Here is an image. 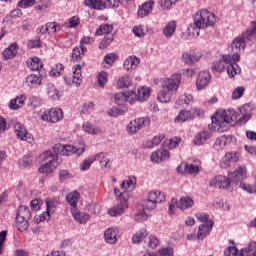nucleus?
Wrapping results in <instances>:
<instances>
[{"mask_svg":"<svg viewBox=\"0 0 256 256\" xmlns=\"http://www.w3.org/2000/svg\"><path fill=\"white\" fill-rule=\"evenodd\" d=\"M177 29V22L170 21L167 23V25L163 29L164 36L166 39H171L175 33V30Z\"/></svg>","mask_w":256,"mask_h":256,"instance_id":"35","label":"nucleus"},{"mask_svg":"<svg viewBox=\"0 0 256 256\" xmlns=\"http://www.w3.org/2000/svg\"><path fill=\"white\" fill-rule=\"evenodd\" d=\"M109 78V74L105 71H100L97 75V83L99 87H105L107 85V81Z\"/></svg>","mask_w":256,"mask_h":256,"instance_id":"50","label":"nucleus"},{"mask_svg":"<svg viewBox=\"0 0 256 256\" xmlns=\"http://www.w3.org/2000/svg\"><path fill=\"white\" fill-rule=\"evenodd\" d=\"M241 56L236 52L234 55L225 54L222 56V59L217 60L212 65V71L217 73H223L225 71V65H229L232 61H240Z\"/></svg>","mask_w":256,"mask_h":256,"instance_id":"9","label":"nucleus"},{"mask_svg":"<svg viewBox=\"0 0 256 256\" xmlns=\"http://www.w3.org/2000/svg\"><path fill=\"white\" fill-rule=\"evenodd\" d=\"M115 199L119 201V204L108 209V215L110 217H121L125 213L126 209H129V202L127 201V197H123V193L118 188L114 189Z\"/></svg>","mask_w":256,"mask_h":256,"instance_id":"4","label":"nucleus"},{"mask_svg":"<svg viewBox=\"0 0 256 256\" xmlns=\"http://www.w3.org/2000/svg\"><path fill=\"white\" fill-rule=\"evenodd\" d=\"M85 143H81L80 147H75L73 145H63V144H55L53 146V151L56 155H62L64 157H69V155H73L76 153V155H83L85 153Z\"/></svg>","mask_w":256,"mask_h":256,"instance_id":"6","label":"nucleus"},{"mask_svg":"<svg viewBox=\"0 0 256 256\" xmlns=\"http://www.w3.org/2000/svg\"><path fill=\"white\" fill-rule=\"evenodd\" d=\"M195 205V201L193 198L189 196L181 197L178 201V209H181V211H185L187 209H191Z\"/></svg>","mask_w":256,"mask_h":256,"instance_id":"28","label":"nucleus"},{"mask_svg":"<svg viewBox=\"0 0 256 256\" xmlns=\"http://www.w3.org/2000/svg\"><path fill=\"white\" fill-rule=\"evenodd\" d=\"M80 197L79 192L73 191L67 195L66 201L71 205L72 209H77V203H79Z\"/></svg>","mask_w":256,"mask_h":256,"instance_id":"39","label":"nucleus"},{"mask_svg":"<svg viewBox=\"0 0 256 256\" xmlns=\"http://www.w3.org/2000/svg\"><path fill=\"white\" fill-rule=\"evenodd\" d=\"M65 82L67 83V85H71L74 87L81 86V83H83V75L81 74V65L80 64L73 66L72 80L69 77H65Z\"/></svg>","mask_w":256,"mask_h":256,"instance_id":"12","label":"nucleus"},{"mask_svg":"<svg viewBox=\"0 0 256 256\" xmlns=\"http://www.w3.org/2000/svg\"><path fill=\"white\" fill-rule=\"evenodd\" d=\"M45 203L47 207L45 212L48 213V215L55 213V209L59 206V200L53 198H47Z\"/></svg>","mask_w":256,"mask_h":256,"instance_id":"41","label":"nucleus"},{"mask_svg":"<svg viewBox=\"0 0 256 256\" xmlns=\"http://www.w3.org/2000/svg\"><path fill=\"white\" fill-rule=\"evenodd\" d=\"M171 97H172L171 91L161 90L157 94V101H159V103H171Z\"/></svg>","mask_w":256,"mask_h":256,"instance_id":"44","label":"nucleus"},{"mask_svg":"<svg viewBox=\"0 0 256 256\" xmlns=\"http://www.w3.org/2000/svg\"><path fill=\"white\" fill-rule=\"evenodd\" d=\"M163 139H165V134H157L152 139L145 141L143 145L146 149H153V147H157Z\"/></svg>","mask_w":256,"mask_h":256,"instance_id":"31","label":"nucleus"},{"mask_svg":"<svg viewBox=\"0 0 256 256\" xmlns=\"http://www.w3.org/2000/svg\"><path fill=\"white\" fill-rule=\"evenodd\" d=\"M15 133L20 141H26V143L30 144L35 143V138H33V135L27 132V129H25L23 124L17 123L15 125Z\"/></svg>","mask_w":256,"mask_h":256,"instance_id":"13","label":"nucleus"},{"mask_svg":"<svg viewBox=\"0 0 256 256\" xmlns=\"http://www.w3.org/2000/svg\"><path fill=\"white\" fill-rule=\"evenodd\" d=\"M247 41H256V21L250 22V28H248L242 36Z\"/></svg>","mask_w":256,"mask_h":256,"instance_id":"32","label":"nucleus"},{"mask_svg":"<svg viewBox=\"0 0 256 256\" xmlns=\"http://www.w3.org/2000/svg\"><path fill=\"white\" fill-rule=\"evenodd\" d=\"M138 101H147L151 97V88L147 86H141L137 89Z\"/></svg>","mask_w":256,"mask_h":256,"instance_id":"34","label":"nucleus"},{"mask_svg":"<svg viewBox=\"0 0 256 256\" xmlns=\"http://www.w3.org/2000/svg\"><path fill=\"white\" fill-rule=\"evenodd\" d=\"M148 236H149V232L147 231V229L143 228L132 236V243L134 244L141 243L143 239H145Z\"/></svg>","mask_w":256,"mask_h":256,"instance_id":"42","label":"nucleus"},{"mask_svg":"<svg viewBox=\"0 0 256 256\" xmlns=\"http://www.w3.org/2000/svg\"><path fill=\"white\" fill-rule=\"evenodd\" d=\"M155 7V0H147L146 2L142 3L138 7L137 17L139 19H143V17H147L153 13V9Z\"/></svg>","mask_w":256,"mask_h":256,"instance_id":"15","label":"nucleus"},{"mask_svg":"<svg viewBox=\"0 0 256 256\" xmlns=\"http://www.w3.org/2000/svg\"><path fill=\"white\" fill-rule=\"evenodd\" d=\"M177 172L181 175H198L199 174V166L195 164H187L182 162L177 167Z\"/></svg>","mask_w":256,"mask_h":256,"instance_id":"16","label":"nucleus"},{"mask_svg":"<svg viewBox=\"0 0 256 256\" xmlns=\"http://www.w3.org/2000/svg\"><path fill=\"white\" fill-rule=\"evenodd\" d=\"M245 45V38L243 36L237 37L232 43V47H235L236 53L245 49Z\"/></svg>","mask_w":256,"mask_h":256,"instance_id":"54","label":"nucleus"},{"mask_svg":"<svg viewBox=\"0 0 256 256\" xmlns=\"http://www.w3.org/2000/svg\"><path fill=\"white\" fill-rule=\"evenodd\" d=\"M117 61V54L109 53L104 57V63L108 64V67H111Z\"/></svg>","mask_w":256,"mask_h":256,"instance_id":"64","label":"nucleus"},{"mask_svg":"<svg viewBox=\"0 0 256 256\" xmlns=\"http://www.w3.org/2000/svg\"><path fill=\"white\" fill-rule=\"evenodd\" d=\"M28 67L31 71H39L43 68V63L38 57H34L28 61Z\"/></svg>","mask_w":256,"mask_h":256,"instance_id":"45","label":"nucleus"},{"mask_svg":"<svg viewBox=\"0 0 256 256\" xmlns=\"http://www.w3.org/2000/svg\"><path fill=\"white\" fill-rule=\"evenodd\" d=\"M238 117L239 114L234 110H220L212 117V127L214 131L224 133V131H227V125L235 123Z\"/></svg>","mask_w":256,"mask_h":256,"instance_id":"1","label":"nucleus"},{"mask_svg":"<svg viewBox=\"0 0 256 256\" xmlns=\"http://www.w3.org/2000/svg\"><path fill=\"white\" fill-rule=\"evenodd\" d=\"M193 21L196 29H207L217 23V17L208 10H200L194 14Z\"/></svg>","mask_w":256,"mask_h":256,"instance_id":"2","label":"nucleus"},{"mask_svg":"<svg viewBox=\"0 0 256 256\" xmlns=\"http://www.w3.org/2000/svg\"><path fill=\"white\" fill-rule=\"evenodd\" d=\"M47 95L50 99L57 100L59 99V90L55 86L49 85L47 88Z\"/></svg>","mask_w":256,"mask_h":256,"instance_id":"58","label":"nucleus"},{"mask_svg":"<svg viewBox=\"0 0 256 256\" xmlns=\"http://www.w3.org/2000/svg\"><path fill=\"white\" fill-rule=\"evenodd\" d=\"M16 225L19 231H27L29 229V220L16 217Z\"/></svg>","mask_w":256,"mask_h":256,"instance_id":"53","label":"nucleus"},{"mask_svg":"<svg viewBox=\"0 0 256 256\" xmlns=\"http://www.w3.org/2000/svg\"><path fill=\"white\" fill-rule=\"evenodd\" d=\"M147 245L150 249H157V247H159V238L155 235H150L147 240Z\"/></svg>","mask_w":256,"mask_h":256,"instance_id":"59","label":"nucleus"},{"mask_svg":"<svg viewBox=\"0 0 256 256\" xmlns=\"http://www.w3.org/2000/svg\"><path fill=\"white\" fill-rule=\"evenodd\" d=\"M239 187L240 189H242V191H246V193H256L255 185L247 184L245 182H240Z\"/></svg>","mask_w":256,"mask_h":256,"instance_id":"61","label":"nucleus"},{"mask_svg":"<svg viewBox=\"0 0 256 256\" xmlns=\"http://www.w3.org/2000/svg\"><path fill=\"white\" fill-rule=\"evenodd\" d=\"M137 187V178L135 176H129L127 180H124L120 185V191L123 193V197H127L129 191H133Z\"/></svg>","mask_w":256,"mask_h":256,"instance_id":"17","label":"nucleus"},{"mask_svg":"<svg viewBox=\"0 0 256 256\" xmlns=\"http://www.w3.org/2000/svg\"><path fill=\"white\" fill-rule=\"evenodd\" d=\"M239 157H240L239 152L226 153L221 163L222 167L224 168L231 167V165L239 161Z\"/></svg>","mask_w":256,"mask_h":256,"instance_id":"22","label":"nucleus"},{"mask_svg":"<svg viewBox=\"0 0 256 256\" xmlns=\"http://www.w3.org/2000/svg\"><path fill=\"white\" fill-rule=\"evenodd\" d=\"M17 49H19V45H17L16 42L10 44L9 47L3 51L4 59H13V57L17 55Z\"/></svg>","mask_w":256,"mask_h":256,"instance_id":"36","label":"nucleus"},{"mask_svg":"<svg viewBox=\"0 0 256 256\" xmlns=\"http://www.w3.org/2000/svg\"><path fill=\"white\" fill-rule=\"evenodd\" d=\"M195 117V114L189 110H181L177 117L175 118L176 123H185V121H190V119H193Z\"/></svg>","mask_w":256,"mask_h":256,"instance_id":"33","label":"nucleus"},{"mask_svg":"<svg viewBox=\"0 0 256 256\" xmlns=\"http://www.w3.org/2000/svg\"><path fill=\"white\" fill-rule=\"evenodd\" d=\"M71 213L75 221L81 225H85V223L91 219V215L87 214L86 212H81L77 208H72Z\"/></svg>","mask_w":256,"mask_h":256,"instance_id":"23","label":"nucleus"},{"mask_svg":"<svg viewBox=\"0 0 256 256\" xmlns=\"http://www.w3.org/2000/svg\"><path fill=\"white\" fill-rule=\"evenodd\" d=\"M213 229V222H207V224H202L198 228L197 239H205Z\"/></svg>","mask_w":256,"mask_h":256,"instance_id":"29","label":"nucleus"},{"mask_svg":"<svg viewBox=\"0 0 256 256\" xmlns=\"http://www.w3.org/2000/svg\"><path fill=\"white\" fill-rule=\"evenodd\" d=\"M237 62L238 61H232L231 63H228L227 74L231 78L241 74V67H239V64Z\"/></svg>","mask_w":256,"mask_h":256,"instance_id":"37","label":"nucleus"},{"mask_svg":"<svg viewBox=\"0 0 256 256\" xmlns=\"http://www.w3.org/2000/svg\"><path fill=\"white\" fill-rule=\"evenodd\" d=\"M201 57H203L201 52H184L182 54V61L186 63V65H195V63L201 61Z\"/></svg>","mask_w":256,"mask_h":256,"instance_id":"19","label":"nucleus"},{"mask_svg":"<svg viewBox=\"0 0 256 256\" xmlns=\"http://www.w3.org/2000/svg\"><path fill=\"white\" fill-rule=\"evenodd\" d=\"M177 1L179 0H159L158 3L162 11H169V9H171V7H173Z\"/></svg>","mask_w":256,"mask_h":256,"instance_id":"51","label":"nucleus"},{"mask_svg":"<svg viewBox=\"0 0 256 256\" xmlns=\"http://www.w3.org/2000/svg\"><path fill=\"white\" fill-rule=\"evenodd\" d=\"M25 83L30 89H37L43 83V75L41 74H30L26 77Z\"/></svg>","mask_w":256,"mask_h":256,"instance_id":"20","label":"nucleus"},{"mask_svg":"<svg viewBox=\"0 0 256 256\" xmlns=\"http://www.w3.org/2000/svg\"><path fill=\"white\" fill-rule=\"evenodd\" d=\"M60 30H61V27L57 22L46 23V31L48 35H55V33H57Z\"/></svg>","mask_w":256,"mask_h":256,"instance_id":"49","label":"nucleus"},{"mask_svg":"<svg viewBox=\"0 0 256 256\" xmlns=\"http://www.w3.org/2000/svg\"><path fill=\"white\" fill-rule=\"evenodd\" d=\"M163 201H165V193L158 190L151 191L147 198L142 200V209L144 211H153V209L157 208V204L163 203Z\"/></svg>","mask_w":256,"mask_h":256,"instance_id":"5","label":"nucleus"},{"mask_svg":"<svg viewBox=\"0 0 256 256\" xmlns=\"http://www.w3.org/2000/svg\"><path fill=\"white\" fill-rule=\"evenodd\" d=\"M82 131L88 133V135H101V133H103V130H101L99 126L94 125L91 122H85L82 125Z\"/></svg>","mask_w":256,"mask_h":256,"instance_id":"26","label":"nucleus"},{"mask_svg":"<svg viewBox=\"0 0 256 256\" xmlns=\"http://www.w3.org/2000/svg\"><path fill=\"white\" fill-rule=\"evenodd\" d=\"M24 103H25V96L19 95L15 99H12L10 101L9 107L10 109L17 111V109H21V107H23Z\"/></svg>","mask_w":256,"mask_h":256,"instance_id":"40","label":"nucleus"},{"mask_svg":"<svg viewBox=\"0 0 256 256\" xmlns=\"http://www.w3.org/2000/svg\"><path fill=\"white\" fill-rule=\"evenodd\" d=\"M41 161H48V163L42 164L38 171L39 173H53L57 169V155L52 151H46L40 155Z\"/></svg>","mask_w":256,"mask_h":256,"instance_id":"7","label":"nucleus"},{"mask_svg":"<svg viewBox=\"0 0 256 256\" xmlns=\"http://www.w3.org/2000/svg\"><path fill=\"white\" fill-rule=\"evenodd\" d=\"M231 137L229 136H221L219 138H217L215 144H214V148L216 149V151H223V149H225V146L227 145V143H229Z\"/></svg>","mask_w":256,"mask_h":256,"instance_id":"43","label":"nucleus"},{"mask_svg":"<svg viewBox=\"0 0 256 256\" xmlns=\"http://www.w3.org/2000/svg\"><path fill=\"white\" fill-rule=\"evenodd\" d=\"M229 175L235 187H237L238 181H243L244 179H247V166L240 165L233 172H230Z\"/></svg>","mask_w":256,"mask_h":256,"instance_id":"14","label":"nucleus"},{"mask_svg":"<svg viewBox=\"0 0 256 256\" xmlns=\"http://www.w3.org/2000/svg\"><path fill=\"white\" fill-rule=\"evenodd\" d=\"M85 3L90 9H96L97 11H103L107 7L103 0H86Z\"/></svg>","mask_w":256,"mask_h":256,"instance_id":"38","label":"nucleus"},{"mask_svg":"<svg viewBox=\"0 0 256 256\" xmlns=\"http://www.w3.org/2000/svg\"><path fill=\"white\" fill-rule=\"evenodd\" d=\"M209 137H211L209 132L203 131V132L199 133L198 135H196V137L194 139V143H195V145H203L205 143V141H207L209 139Z\"/></svg>","mask_w":256,"mask_h":256,"instance_id":"48","label":"nucleus"},{"mask_svg":"<svg viewBox=\"0 0 256 256\" xmlns=\"http://www.w3.org/2000/svg\"><path fill=\"white\" fill-rule=\"evenodd\" d=\"M117 235H119L117 227H110L104 231V239L108 245H115L117 243Z\"/></svg>","mask_w":256,"mask_h":256,"instance_id":"21","label":"nucleus"},{"mask_svg":"<svg viewBox=\"0 0 256 256\" xmlns=\"http://www.w3.org/2000/svg\"><path fill=\"white\" fill-rule=\"evenodd\" d=\"M211 81V74L207 71H201L198 74L197 80H196V88L198 91H203L207 85H209Z\"/></svg>","mask_w":256,"mask_h":256,"instance_id":"18","label":"nucleus"},{"mask_svg":"<svg viewBox=\"0 0 256 256\" xmlns=\"http://www.w3.org/2000/svg\"><path fill=\"white\" fill-rule=\"evenodd\" d=\"M133 85V78L126 74L121 76L117 80V88L118 89H129Z\"/></svg>","mask_w":256,"mask_h":256,"instance_id":"27","label":"nucleus"},{"mask_svg":"<svg viewBox=\"0 0 256 256\" xmlns=\"http://www.w3.org/2000/svg\"><path fill=\"white\" fill-rule=\"evenodd\" d=\"M85 51H87V48H85V46H81V48H74L72 51V59L74 61H81V59H83Z\"/></svg>","mask_w":256,"mask_h":256,"instance_id":"46","label":"nucleus"},{"mask_svg":"<svg viewBox=\"0 0 256 256\" xmlns=\"http://www.w3.org/2000/svg\"><path fill=\"white\" fill-rule=\"evenodd\" d=\"M16 225L19 231H27L29 229V220L16 217Z\"/></svg>","mask_w":256,"mask_h":256,"instance_id":"52","label":"nucleus"},{"mask_svg":"<svg viewBox=\"0 0 256 256\" xmlns=\"http://www.w3.org/2000/svg\"><path fill=\"white\" fill-rule=\"evenodd\" d=\"M242 95H245V87L243 86L237 87L232 92V99L233 100L241 99Z\"/></svg>","mask_w":256,"mask_h":256,"instance_id":"62","label":"nucleus"},{"mask_svg":"<svg viewBox=\"0 0 256 256\" xmlns=\"http://www.w3.org/2000/svg\"><path fill=\"white\" fill-rule=\"evenodd\" d=\"M20 219H31V211L27 206H20L18 208L17 216Z\"/></svg>","mask_w":256,"mask_h":256,"instance_id":"47","label":"nucleus"},{"mask_svg":"<svg viewBox=\"0 0 256 256\" xmlns=\"http://www.w3.org/2000/svg\"><path fill=\"white\" fill-rule=\"evenodd\" d=\"M170 157L168 150H157L152 153L151 161L152 163H162V161H167Z\"/></svg>","mask_w":256,"mask_h":256,"instance_id":"24","label":"nucleus"},{"mask_svg":"<svg viewBox=\"0 0 256 256\" xmlns=\"http://www.w3.org/2000/svg\"><path fill=\"white\" fill-rule=\"evenodd\" d=\"M93 161H99L101 165H104L105 169H109L111 167V159L107 157V154L104 152H100L94 156H92Z\"/></svg>","mask_w":256,"mask_h":256,"instance_id":"30","label":"nucleus"},{"mask_svg":"<svg viewBox=\"0 0 256 256\" xmlns=\"http://www.w3.org/2000/svg\"><path fill=\"white\" fill-rule=\"evenodd\" d=\"M209 187L212 189H222L223 191H235L237 189V186H235L233 180L231 179V176H223V175H217L214 176L209 181Z\"/></svg>","mask_w":256,"mask_h":256,"instance_id":"3","label":"nucleus"},{"mask_svg":"<svg viewBox=\"0 0 256 256\" xmlns=\"http://www.w3.org/2000/svg\"><path fill=\"white\" fill-rule=\"evenodd\" d=\"M41 121H47L48 123H59L63 119V110L61 108H51L44 111L40 115Z\"/></svg>","mask_w":256,"mask_h":256,"instance_id":"11","label":"nucleus"},{"mask_svg":"<svg viewBox=\"0 0 256 256\" xmlns=\"http://www.w3.org/2000/svg\"><path fill=\"white\" fill-rule=\"evenodd\" d=\"M65 66L63 64H56L50 70L51 77H59L63 73Z\"/></svg>","mask_w":256,"mask_h":256,"instance_id":"57","label":"nucleus"},{"mask_svg":"<svg viewBox=\"0 0 256 256\" xmlns=\"http://www.w3.org/2000/svg\"><path fill=\"white\" fill-rule=\"evenodd\" d=\"M163 89L170 91L171 93H177L181 85V74H172L170 77L163 78L161 80Z\"/></svg>","mask_w":256,"mask_h":256,"instance_id":"10","label":"nucleus"},{"mask_svg":"<svg viewBox=\"0 0 256 256\" xmlns=\"http://www.w3.org/2000/svg\"><path fill=\"white\" fill-rule=\"evenodd\" d=\"M111 31H113V25L102 24L96 30V35H109V33H111Z\"/></svg>","mask_w":256,"mask_h":256,"instance_id":"55","label":"nucleus"},{"mask_svg":"<svg viewBox=\"0 0 256 256\" xmlns=\"http://www.w3.org/2000/svg\"><path fill=\"white\" fill-rule=\"evenodd\" d=\"M125 95V102L127 103H136L137 101H139V98L137 96V93H135V91L133 90H129L127 92L124 93Z\"/></svg>","mask_w":256,"mask_h":256,"instance_id":"56","label":"nucleus"},{"mask_svg":"<svg viewBox=\"0 0 256 256\" xmlns=\"http://www.w3.org/2000/svg\"><path fill=\"white\" fill-rule=\"evenodd\" d=\"M139 63H141V59L137 58V56H129L124 61V69L126 71H135L139 67Z\"/></svg>","mask_w":256,"mask_h":256,"instance_id":"25","label":"nucleus"},{"mask_svg":"<svg viewBox=\"0 0 256 256\" xmlns=\"http://www.w3.org/2000/svg\"><path fill=\"white\" fill-rule=\"evenodd\" d=\"M93 163H94V160L92 157L84 159V161L80 164V171H89Z\"/></svg>","mask_w":256,"mask_h":256,"instance_id":"60","label":"nucleus"},{"mask_svg":"<svg viewBox=\"0 0 256 256\" xmlns=\"http://www.w3.org/2000/svg\"><path fill=\"white\" fill-rule=\"evenodd\" d=\"M132 31L135 37H145V26L141 24L134 26Z\"/></svg>","mask_w":256,"mask_h":256,"instance_id":"63","label":"nucleus"},{"mask_svg":"<svg viewBox=\"0 0 256 256\" xmlns=\"http://www.w3.org/2000/svg\"><path fill=\"white\" fill-rule=\"evenodd\" d=\"M151 125V119L149 117H139L131 120L126 126V132L128 135H136L143 127H149Z\"/></svg>","mask_w":256,"mask_h":256,"instance_id":"8","label":"nucleus"}]
</instances>
